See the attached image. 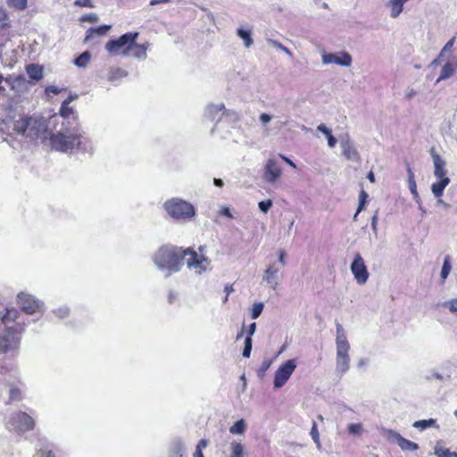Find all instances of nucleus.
Here are the masks:
<instances>
[{
  "label": "nucleus",
  "mask_w": 457,
  "mask_h": 457,
  "mask_svg": "<svg viewBox=\"0 0 457 457\" xmlns=\"http://www.w3.org/2000/svg\"><path fill=\"white\" fill-rule=\"evenodd\" d=\"M62 128L56 133L48 129L47 137L38 138L41 143L48 144L52 150L62 153H72L86 149L88 140L79 131L77 116H61Z\"/></svg>",
  "instance_id": "1"
},
{
  "label": "nucleus",
  "mask_w": 457,
  "mask_h": 457,
  "mask_svg": "<svg viewBox=\"0 0 457 457\" xmlns=\"http://www.w3.org/2000/svg\"><path fill=\"white\" fill-rule=\"evenodd\" d=\"M15 116H0V132L12 137L23 135L31 139L47 137L49 120L45 116H21L14 120Z\"/></svg>",
  "instance_id": "2"
},
{
  "label": "nucleus",
  "mask_w": 457,
  "mask_h": 457,
  "mask_svg": "<svg viewBox=\"0 0 457 457\" xmlns=\"http://www.w3.org/2000/svg\"><path fill=\"white\" fill-rule=\"evenodd\" d=\"M184 249L174 245H162L153 257L155 265L162 270H167L169 274L177 272L183 265L185 258Z\"/></svg>",
  "instance_id": "3"
},
{
  "label": "nucleus",
  "mask_w": 457,
  "mask_h": 457,
  "mask_svg": "<svg viewBox=\"0 0 457 457\" xmlns=\"http://www.w3.org/2000/svg\"><path fill=\"white\" fill-rule=\"evenodd\" d=\"M429 153L434 163V175L438 179L436 182L432 184L431 190L436 198H440L444 194L445 188L449 185L450 179L447 177L445 162L437 154L434 146L430 148Z\"/></svg>",
  "instance_id": "4"
},
{
  "label": "nucleus",
  "mask_w": 457,
  "mask_h": 457,
  "mask_svg": "<svg viewBox=\"0 0 457 457\" xmlns=\"http://www.w3.org/2000/svg\"><path fill=\"white\" fill-rule=\"evenodd\" d=\"M163 206L167 213L174 220H190L195 215V207L190 203L179 198L168 200Z\"/></svg>",
  "instance_id": "5"
},
{
  "label": "nucleus",
  "mask_w": 457,
  "mask_h": 457,
  "mask_svg": "<svg viewBox=\"0 0 457 457\" xmlns=\"http://www.w3.org/2000/svg\"><path fill=\"white\" fill-rule=\"evenodd\" d=\"M24 328V323H17L15 326L8 327L0 334V353L5 354L15 352L19 348L20 337Z\"/></svg>",
  "instance_id": "6"
},
{
  "label": "nucleus",
  "mask_w": 457,
  "mask_h": 457,
  "mask_svg": "<svg viewBox=\"0 0 457 457\" xmlns=\"http://www.w3.org/2000/svg\"><path fill=\"white\" fill-rule=\"evenodd\" d=\"M138 36V32L125 33L117 38L109 40L105 44L104 48L111 55H123L128 57L133 40L137 39Z\"/></svg>",
  "instance_id": "7"
},
{
  "label": "nucleus",
  "mask_w": 457,
  "mask_h": 457,
  "mask_svg": "<svg viewBox=\"0 0 457 457\" xmlns=\"http://www.w3.org/2000/svg\"><path fill=\"white\" fill-rule=\"evenodd\" d=\"M204 248V246H199V253L190 247L184 249V252L186 253L185 258L189 256L187 259V267L190 270H194L198 274L204 272L210 265L209 259L203 253Z\"/></svg>",
  "instance_id": "8"
},
{
  "label": "nucleus",
  "mask_w": 457,
  "mask_h": 457,
  "mask_svg": "<svg viewBox=\"0 0 457 457\" xmlns=\"http://www.w3.org/2000/svg\"><path fill=\"white\" fill-rule=\"evenodd\" d=\"M33 418L24 411H16L12 413L7 422V428L17 432H27L35 428Z\"/></svg>",
  "instance_id": "9"
},
{
  "label": "nucleus",
  "mask_w": 457,
  "mask_h": 457,
  "mask_svg": "<svg viewBox=\"0 0 457 457\" xmlns=\"http://www.w3.org/2000/svg\"><path fill=\"white\" fill-rule=\"evenodd\" d=\"M297 366L296 359H289L283 362L274 374V387H282L290 378Z\"/></svg>",
  "instance_id": "10"
},
{
  "label": "nucleus",
  "mask_w": 457,
  "mask_h": 457,
  "mask_svg": "<svg viewBox=\"0 0 457 457\" xmlns=\"http://www.w3.org/2000/svg\"><path fill=\"white\" fill-rule=\"evenodd\" d=\"M351 271L359 284H364L369 278V271L361 255L357 253L351 264Z\"/></svg>",
  "instance_id": "11"
},
{
  "label": "nucleus",
  "mask_w": 457,
  "mask_h": 457,
  "mask_svg": "<svg viewBox=\"0 0 457 457\" xmlns=\"http://www.w3.org/2000/svg\"><path fill=\"white\" fill-rule=\"evenodd\" d=\"M321 59L325 65L334 63L344 67H350L353 62L351 54L345 51L338 54L324 53L321 54Z\"/></svg>",
  "instance_id": "12"
},
{
  "label": "nucleus",
  "mask_w": 457,
  "mask_h": 457,
  "mask_svg": "<svg viewBox=\"0 0 457 457\" xmlns=\"http://www.w3.org/2000/svg\"><path fill=\"white\" fill-rule=\"evenodd\" d=\"M17 301L21 309L28 314H34L40 310L39 302L30 295L20 293Z\"/></svg>",
  "instance_id": "13"
},
{
  "label": "nucleus",
  "mask_w": 457,
  "mask_h": 457,
  "mask_svg": "<svg viewBox=\"0 0 457 457\" xmlns=\"http://www.w3.org/2000/svg\"><path fill=\"white\" fill-rule=\"evenodd\" d=\"M282 170L279 164L274 158H270L264 166L263 178L266 181L274 183L281 176Z\"/></svg>",
  "instance_id": "14"
},
{
  "label": "nucleus",
  "mask_w": 457,
  "mask_h": 457,
  "mask_svg": "<svg viewBox=\"0 0 457 457\" xmlns=\"http://www.w3.org/2000/svg\"><path fill=\"white\" fill-rule=\"evenodd\" d=\"M150 46L148 42L143 44H137V39L133 40V43L129 48V54H128V57H133L139 61H144L147 58V50Z\"/></svg>",
  "instance_id": "15"
},
{
  "label": "nucleus",
  "mask_w": 457,
  "mask_h": 457,
  "mask_svg": "<svg viewBox=\"0 0 457 457\" xmlns=\"http://www.w3.org/2000/svg\"><path fill=\"white\" fill-rule=\"evenodd\" d=\"M20 318V312L14 308H6L5 313L1 317V321L4 325L5 328H8V327L15 326L17 323H20L18 321V319Z\"/></svg>",
  "instance_id": "16"
},
{
  "label": "nucleus",
  "mask_w": 457,
  "mask_h": 457,
  "mask_svg": "<svg viewBox=\"0 0 457 457\" xmlns=\"http://www.w3.org/2000/svg\"><path fill=\"white\" fill-rule=\"evenodd\" d=\"M349 351H337V370L345 373L349 369Z\"/></svg>",
  "instance_id": "17"
},
{
  "label": "nucleus",
  "mask_w": 457,
  "mask_h": 457,
  "mask_svg": "<svg viewBox=\"0 0 457 457\" xmlns=\"http://www.w3.org/2000/svg\"><path fill=\"white\" fill-rule=\"evenodd\" d=\"M337 351H349L350 345L339 324L337 325Z\"/></svg>",
  "instance_id": "18"
},
{
  "label": "nucleus",
  "mask_w": 457,
  "mask_h": 457,
  "mask_svg": "<svg viewBox=\"0 0 457 457\" xmlns=\"http://www.w3.org/2000/svg\"><path fill=\"white\" fill-rule=\"evenodd\" d=\"M343 155L349 161H352L356 163L361 162V156L358 151L349 144H345L343 146Z\"/></svg>",
  "instance_id": "19"
},
{
  "label": "nucleus",
  "mask_w": 457,
  "mask_h": 457,
  "mask_svg": "<svg viewBox=\"0 0 457 457\" xmlns=\"http://www.w3.org/2000/svg\"><path fill=\"white\" fill-rule=\"evenodd\" d=\"M457 70L456 66L452 62H447L442 68L440 76L438 77L436 82L441 80H445L452 77L455 71Z\"/></svg>",
  "instance_id": "20"
},
{
  "label": "nucleus",
  "mask_w": 457,
  "mask_h": 457,
  "mask_svg": "<svg viewBox=\"0 0 457 457\" xmlns=\"http://www.w3.org/2000/svg\"><path fill=\"white\" fill-rule=\"evenodd\" d=\"M26 71L29 77L35 81L40 80L43 77V70L37 64L31 63L27 65Z\"/></svg>",
  "instance_id": "21"
},
{
  "label": "nucleus",
  "mask_w": 457,
  "mask_h": 457,
  "mask_svg": "<svg viewBox=\"0 0 457 457\" xmlns=\"http://www.w3.org/2000/svg\"><path fill=\"white\" fill-rule=\"evenodd\" d=\"M17 370L16 362L13 359H4L0 362V375H7Z\"/></svg>",
  "instance_id": "22"
},
{
  "label": "nucleus",
  "mask_w": 457,
  "mask_h": 457,
  "mask_svg": "<svg viewBox=\"0 0 457 457\" xmlns=\"http://www.w3.org/2000/svg\"><path fill=\"white\" fill-rule=\"evenodd\" d=\"M23 399V394L20 387L15 385H12L9 390V398L6 404H11L13 402L21 401Z\"/></svg>",
  "instance_id": "23"
},
{
  "label": "nucleus",
  "mask_w": 457,
  "mask_h": 457,
  "mask_svg": "<svg viewBox=\"0 0 457 457\" xmlns=\"http://www.w3.org/2000/svg\"><path fill=\"white\" fill-rule=\"evenodd\" d=\"M111 29L110 25H103L97 28H90L87 31L86 40H89L91 37L95 36H104Z\"/></svg>",
  "instance_id": "24"
},
{
  "label": "nucleus",
  "mask_w": 457,
  "mask_h": 457,
  "mask_svg": "<svg viewBox=\"0 0 457 457\" xmlns=\"http://www.w3.org/2000/svg\"><path fill=\"white\" fill-rule=\"evenodd\" d=\"M280 268H276L275 265L269 266L265 270V275L263 277V279L270 285H273L274 287L277 285V282L275 281V277L278 273Z\"/></svg>",
  "instance_id": "25"
},
{
  "label": "nucleus",
  "mask_w": 457,
  "mask_h": 457,
  "mask_svg": "<svg viewBox=\"0 0 457 457\" xmlns=\"http://www.w3.org/2000/svg\"><path fill=\"white\" fill-rule=\"evenodd\" d=\"M128 75L127 71L120 68H110L108 71L107 79L111 82L119 80Z\"/></svg>",
  "instance_id": "26"
},
{
  "label": "nucleus",
  "mask_w": 457,
  "mask_h": 457,
  "mask_svg": "<svg viewBox=\"0 0 457 457\" xmlns=\"http://www.w3.org/2000/svg\"><path fill=\"white\" fill-rule=\"evenodd\" d=\"M319 131L326 135L328 138V145L329 147L333 148L335 147L337 144V139L332 135L331 130L325 125V124H320L317 128Z\"/></svg>",
  "instance_id": "27"
},
{
  "label": "nucleus",
  "mask_w": 457,
  "mask_h": 457,
  "mask_svg": "<svg viewBox=\"0 0 457 457\" xmlns=\"http://www.w3.org/2000/svg\"><path fill=\"white\" fill-rule=\"evenodd\" d=\"M237 35L244 41V45L245 47L249 48L250 46H253V41L252 39L251 31L243 29H238L237 31Z\"/></svg>",
  "instance_id": "28"
},
{
  "label": "nucleus",
  "mask_w": 457,
  "mask_h": 457,
  "mask_svg": "<svg viewBox=\"0 0 457 457\" xmlns=\"http://www.w3.org/2000/svg\"><path fill=\"white\" fill-rule=\"evenodd\" d=\"M398 445L403 450L415 451L418 449V445L416 443L402 436L398 438Z\"/></svg>",
  "instance_id": "29"
},
{
  "label": "nucleus",
  "mask_w": 457,
  "mask_h": 457,
  "mask_svg": "<svg viewBox=\"0 0 457 457\" xmlns=\"http://www.w3.org/2000/svg\"><path fill=\"white\" fill-rule=\"evenodd\" d=\"M368 197H369V195L366 193V191L364 189H361L360 192V195H359V206H358L357 211L353 217L354 220H356V217L358 216V214L364 209V206L367 203Z\"/></svg>",
  "instance_id": "30"
},
{
  "label": "nucleus",
  "mask_w": 457,
  "mask_h": 457,
  "mask_svg": "<svg viewBox=\"0 0 457 457\" xmlns=\"http://www.w3.org/2000/svg\"><path fill=\"white\" fill-rule=\"evenodd\" d=\"M206 112L208 114H215V113H218L220 112H222V114H225L224 113V111H225V105L223 103H217V104H210L206 106Z\"/></svg>",
  "instance_id": "31"
},
{
  "label": "nucleus",
  "mask_w": 457,
  "mask_h": 457,
  "mask_svg": "<svg viewBox=\"0 0 457 457\" xmlns=\"http://www.w3.org/2000/svg\"><path fill=\"white\" fill-rule=\"evenodd\" d=\"M230 457H245L244 447L241 443L233 441L231 443V455Z\"/></svg>",
  "instance_id": "32"
},
{
  "label": "nucleus",
  "mask_w": 457,
  "mask_h": 457,
  "mask_svg": "<svg viewBox=\"0 0 457 457\" xmlns=\"http://www.w3.org/2000/svg\"><path fill=\"white\" fill-rule=\"evenodd\" d=\"M89 60L90 54L88 52H84L74 60V64L78 67H86Z\"/></svg>",
  "instance_id": "33"
},
{
  "label": "nucleus",
  "mask_w": 457,
  "mask_h": 457,
  "mask_svg": "<svg viewBox=\"0 0 457 457\" xmlns=\"http://www.w3.org/2000/svg\"><path fill=\"white\" fill-rule=\"evenodd\" d=\"M246 426L244 420H237L233 426L229 428L231 434H243L245 431Z\"/></svg>",
  "instance_id": "34"
},
{
  "label": "nucleus",
  "mask_w": 457,
  "mask_h": 457,
  "mask_svg": "<svg viewBox=\"0 0 457 457\" xmlns=\"http://www.w3.org/2000/svg\"><path fill=\"white\" fill-rule=\"evenodd\" d=\"M436 424V420L428 419V420H417L413 423V427L420 429H426L431 426Z\"/></svg>",
  "instance_id": "35"
},
{
  "label": "nucleus",
  "mask_w": 457,
  "mask_h": 457,
  "mask_svg": "<svg viewBox=\"0 0 457 457\" xmlns=\"http://www.w3.org/2000/svg\"><path fill=\"white\" fill-rule=\"evenodd\" d=\"M451 269H452V267H451L450 256L447 255V256H445V258L444 260L443 267L441 270V278L443 280H445L448 277V275L451 271Z\"/></svg>",
  "instance_id": "36"
},
{
  "label": "nucleus",
  "mask_w": 457,
  "mask_h": 457,
  "mask_svg": "<svg viewBox=\"0 0 457 457\" xmlns=\"http://www.w3.org/2000/svg\"><path fill=\"white\" fill-rule=\"evenodd\" d=\"M271 363H272V360H270V359H265L262 362L260 368L257 370V375L260 378H264V376H265L267 370L270 369Z\"/></svg>",
  "instance_id": "37"
},
{
  "label": "nucleus",
  "mask_w": 457,
  "mask_h": 457,
  "mask_svg": "<svg viewBox=\"0 0 457 457\" xmlns=\"http://www.w3.org/2000/svg\"><path fill=\"white\" fill-rule=\"evenodd\" d=\"M208 445V441L206 439H201L196 445L195 451L193 454V457H204L203 450L206 448Z\"/></svg>",
  "instance_id": "38"
},
{
  "label": "nucleus",
  "mask_w": 457,
  "mask_h": 457,
  "mask_svg": "<svg viewBox=\"0 0 457 457\" xmlns=\"http://www.w3.org/2000/svg\"><path fill=\"white\" fill-rule=\"evenodd\" d=\"M8 5L17 10H24L27 7L28 0H8Z\"/></svg>",
  "instance_id": "39"
},
{
  "label": "nucleus",
  "mask_w": 457,
  "mask_h": 457,
  "mask_svg": "<svg viewBox=\"0 0 457 457\" xmlns=\"http://www.w3.org/2000/svg\"><path fill=\"white\" fill-rule=\"evenodd\" d=\"M455 37H452L443 47L439 54V58L445 56L447 54L452 53L454 45Z\"/></svg>",
  "instance_id": "40"
},
{
  "label": "nucleus",
  "mask_w": 457,
  "mask_h": 457,
  "mask_svg": "<svg viewBox=\"0 0 457 457\" xmlns=\"http://www.w3.org/2000/svg\"><path fill=\"white\" fill-rule=\"evenodd\" d=\"M269 44L272 46L273 47L279 49L280 51H283L287 55L292 57L293 54L292 52L285 46H283L280 42L270 39Z\"/></svg>",
  "instance_id": "41"
},
{
  "label": "nucleus",
  "mask_w": 457,
  "mask_h": 457,
  "mask_svg": "<svg viewBox=\"0 0 457 457\" xmlns=\"http://www.w3.org/2000/svg\"><path fill=\"white\" fill-rule=\"evenodd\" d=\"M408 182H409V187H410L411 193L417 194V189H416L417 187H416V182H415V179H414V173L410 166L408 167Z\"/></svg>",
  "instance_id": "42"
},
{
  "label": "nucleus",
  "mask_w": 457,
  "mask_h": 457,
  "mask_svg": "<svg viewBox=\"0 0 457 457\" xmlns=\"http://www.w3.org/2000/svg\"><path fill=\"white\" fill-rule=\"evenodd\" d=\"M263 303H255L252 306V312H251V317L252 319H257L263 310Z\"/></svg>",
  "instance_id": "43"
},
{
  "label": "nucleus",
  "mask_w": 457,
  "mask_h": 457,
  "mask_svg": "<svg viewBox=\"0 0 457 457\" xmlns=\"http://www.w3.org/2000/svg\"><path fill=\"white\" fill-rule=\"evenodd\" d=\"M251 351H252V338H250V337H246L245 339V346H244L243 353H242L243 356L245 358L250 357Z\"/></svg>",
  "instance_id": "44"
},
{
  "label": "nucleus",
  "mask_w": 457,
  "mask_h": 457,
  "mask_svg": "<svg viewBox=\"0 0 457 457\" xmlns=\"http://www.w3.org/2000/svg\"><path fill=\"white\" fill-rule=\"evenodd\" d=\"M347 430L350 434L360 435L362 431V426L360 423H351L348 425Z\"/></svg>",
  "instance_id": "45"
},
{
  "label": "nucleus",
  "mask_w": 457,
  "mask_h": 457,
  "mask_svg": "<svg viewBox=\"0 0 457 457\" xmlns=\"http://www.w3.org/2000/svg\"><path fill=\"white\" fill-rule=\"evenodd\" d=\"M73 100L72 97H69L68 99H66L65 101H63V103L62 104V106H61V109H60V112L59 114H62V115H64V114H69V112H72V110L69 108V104Z\"/></svg>",
  "instance_id": "46"
},
{
  "label": "nucleus",
  "mask_w": 457,
  "mask_h": 457,
  "mask_svg": "<svg viewBox=\"0 0 457 457\" xmlns=\"http://www.w3.org/2000/svg\"><path fill=\"white\" fill-rule=\"evenodd\" d=\"M311 436H312V438L313 439V441L318 444L320 441V435H319L318 426H317L316 422L312 423V427L311 429Z\"/></svg>",
  "instance_id": "47"
},
{
  "label": "nucleus",
  "mask_w": 457,
  "mask_h": 457,
  "mask_svg": "<svg viewBox=\"0 0 457 457\" xmlns=\"http://www.w3.org/2000/svg\"><path fill=\"white\" fill-rule=\"evenodd\" d=\"M259 208L262 212H267L270 208L272 206L271 200L262 201L259 203Z\"/></svg>",
  "instance_id": "48"
},
{
  "label": "nucleus",
  "mask_w": 457,
  "mask_h": 457,
  "mask_svg": "<svg viewBox=\"0 0 457 457\" xmlns=\"http://www.w3.org/2000/svg\"><path fill=\"white\" fill-rule=\"evenodd\" d=\"M81 21H88V22H97L98 16L96 13H88L80 18Z\"/></svg>",
  "instance_id": "49"
},
{
  "label": "nucleus",
  "mask_w": 457,
  "mask_h": 457,
  "mask_svg": "<svg viewBox=\"0 0 457 457\" xmlns=\"http://www.w3.org/2000/svg\"><path fill=\"white\" fill-rule=\"evenodd\" d=\"M416 95H418V91L413 88V87H408L405 91V98L406 99H411L412 97H414Z\"/></svg>",
  "instance_id": "50"
},
{
  "label": "nucleus",
  "mask_w": 457,
  "mask_h": 457,
  "mask_svg": "<svg viewBox=\"0 0 457 457\" xmlns=\"http://www.w3.org/2000/svg\"><path fill=\"white\" fill-rule=\"evenodd\" d=\"M75 5L83 6V7H93V4L90 0H76Z\"/></svg>",
  "instance_id": "51"
},
{
  "label": "nucleus",
  "mask_w": 457,
  "mask_h": 457,
  "mask_svg": "<svg viewBox=\"0 0 457 457\" xmlns=\"http://www.w3.org/2000/svg\"><path fill=\"white\" fill-rule=\"evenodd\" d=\"M224 290H225L226 295L223 300V303H226L228 301V295L234 291L233 284H227L225 286Z\"/></svg>",
  "instance_id": "52"
},
{
  "label": "nucleus",
  "mask_w": 457,
  "mask_h": 457,
  "mask_svg": "<svg viewBox=\"0 0 457 457\" xmlns=\"http://www.w3.org/2000/svg\"><path fill=\"white\" fill-rule=\"evenodd\" d=\"M40 457H56L53 451L51 450H43L41 449L39 452Z\"/></svg>",
  "instance_id": "53"
},
{
  "label": "nucleus",
  "mask_w": 457,
  "mask_h": 457,
  "mask_svg": "<svg viewBox=\"0 0 457 457\" xmlns=\"http://www.w3.org/2000/svg\"><path fill=\"white\" fill-rule=\"evenodd\" d=\"M439 457H457V453L449 449L443 450Z\"/></svg>",
  "instance_id": "54"
},
{
  "label": "nucleus",
  "mask_w": 457,
  "mask_h": 457,
  "mask_svg": "<svg viewBox=\"0 0 457 457\" xmlns=\"http://www.w3.org/2000/svg\"><path fill=\"white\" fill-rule=\"evenodd\" d=\"M278 261L280 262L281 268L286 264V253L284 250H279Z\"/></svg>",
  "instance_id": "55"
},
{
  "label": "nucleus",
  "mask_w": 457,
  "mask_h": 457,
  "mask_svg": "<svg viewBox=\"0 0 457 457\" xmlns=\"http://www.w3.org/2000/svg\"><path fill=\"white\" fill-rule=\"evenodd\" d=\"M449 309L452 312L457 313V299H453L450 301Z\"/></svg>",
  "instance_id": "56"
},
{
  "label": "nucleus",
  "mask_w": 457,
  "mask_h": 457,
  "mask_svg": "<svg viewBox=\"0 0 457 457\" xmlns=\"http://www.w3.org/2000/svg\"><path fill=\"white\" fill-rule=\"evenodd\" d=\"M255 329H256V323L255 322L251 323L249 325L246 337H250V338H252V336L254 334Z\"/></svg>",
  "instance_id": "57"
},
{
  "label": "nucleus",
  "mask_w": 457,
  "mask_h": 457,
  "mask_svg": "<svg viewBox=\"0 0 457 457\" xmlns=\"http://www.w3.org/2000/svg\"><path fill=\"white\" fill-rule=\"evenodd\" d=\"M170 2V0H151L150 1V4L151 5H156V4H165V3H168Z\"/></svg>",
  "instance_id": "58"
},
{
  "label": "nucleus",
  "mask_w": 457,
  "mask_h": 457,
  "mask_svg": "<svg viewBox=\"0 0 457 457\" xmlns=\"http://www.w3.org/2000/svg\"><path fill=\"white\" fill-rule=\"evenodd\" d=\"M280 157L282 158L283 161H285L287 163H288L290 166L295 168V164L287 157L280 154Z\"/></svg>",
  "instance_id": "59"
},
{
  "label": "nucleus",
  "mask_w": 457,
  "mask_h": 457,
  "mask_svg": "<svg viewBox=\"0 0 457 457\" xmlns=\"http://www.w3.org/2000/svg\"><path fill=\"white\" fill-rule=\"evenodd\" d=\"M367 179L371 182V183H374L375 182V176H374V173L372 171H370L367 175Z\"/></svg>",
  "instance_id": "60"
},
{
  "label": "nucleus",
  "mask_w": 457,
  "mask_h": 457,
  "mask_svg": "<svg viewBox=\"0 0 457 457\" xmlns=\"http://www.w3.org/2000/svg\"><path fill=\"white\" fill-rule=\"evenodd\" d=\"M213 183L215 186L220 187L223 186V181L220 179H214Z\"/></svg>",
  "instance_id": "61"
},
{
  "label": "nucleus",
  "mask_w": 457,
  "mask_h": 457,
  "mask_svg": "<svg viewBox=\"0 0 457 457\" xmlns=\"http://www.w3.org/2000/svg\"><path fill=\"white\" fill-rule=\"evenodd\" d=\"M272 116H261L262 121L267 123L271 120Z\"/></svg>",
  "instance_id": "62"
},
{
  "label": "nucleus",
  "mask_w": 457,
  "mask_h": 457,
  "mask_svg": "<svg viewBox=\"0 0 457 457\" xmlns=\"http://www.w3.org/2000/svg\"><path fill=\"white\" fill-rule=\"evenodd\" d=\"M46 91L53 92V93H57L58 89L55 87H49L46 88Z\"/></svg>",
  "instance_id": "63"
},
{
  "label": "nucleus",
  "mask_w": 457,
  "mask_h": 457,
  "mask_svg": "<svg viewBox=\"0 0 457 457\" xmlns=\"http://www.w3.org/2000/svg\"><path fill=\"white\" fill-rule=\"evenodd\" d=\"M244 335V327L242 328L241 331L237 335V339H240Z\"/></svg>",
  "instance_id": "64"
}]
</instances>
